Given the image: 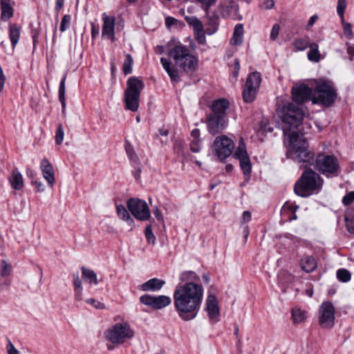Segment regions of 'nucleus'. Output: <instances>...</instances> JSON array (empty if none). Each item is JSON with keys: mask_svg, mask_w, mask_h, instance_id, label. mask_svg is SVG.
I'll use <instances>...</instances> for the list:
<instances>
[{"mask_svg": "<svg viewBox=\"0 0 354 354\" xmlns=\"http://www.w3.org/2000/svg\"><path fill=\"white\" fill-rule=\"evenodd\" d=\"M292 319L295 324L304 323L306 319V312L299 308H294L291 311Z\"/></svg>", "mask_w": 354, "mask_h": 354, "instance_id": "b1692460", "label": "nucleus"}, {"mask_svg": "<svg viewBox=\"0 0 354 354\" xmlns=\"http://www.w3.org/2000/svg\"><path fill=\"white\" fill-rule=\"evenodd\" d=\"M261 81V79L260 74L257 72H254L248 75L246 80L245 86L258 91Z\"/></svg>", "mask_w": 354, "mask_h": 354, "instance_id": "393cba45", "label": "nucleus"}, {"mask_svg": "<svg viewBox=\"0 0 354 354\" xmlns=\"http://www.w3.org/2000/svg\"><path fill=\"white\" fill-rule=\"evenodd\" d=\"M338 279L342 282H347L351 279V273L346 269H339L337 272Z\"/></svg>", "mask_w": 354, "mask_h": 354, "instance_id": "e433bc0d", "label": "nucleus"}, {"mask_svg": "<svg viewBox=\"0 0 354 354\" xmlns=\"http://www.w3.org/2000/svg\"><path fill=\"white\" fill-rule=\"evenodd\" d=\"M73 284L75 286V289L82 288V281L78 274H73Z\"/></svg>", "mask_w": 354, "mask_h": 354, "instance_id": "5fc2aeb1", "label": "nucleus"}, {"mask_svg": "<svg viewBox=\"0 0 354 354\" xmlns=\"http://www.w3.org/2000/svg\"><path fill=\"white\" fill-rule=\"evenodd\" d=\"M1 4V17L3 20L7 21L10 19L13 15V9L8 3H3Z\"/></svg>", "mask_w": 354, "mask_h": 354, "instance_id": "2f4dec72", "label": "nucleus"}, {"mask_svg": "<svg viewBox=\"0 0 354 354\" xmlns=\"http://www.w3.org/2000/svg\"><path fill=\"white\" fill-rule=\"evenodd\" d=\"M134 336V332L127 322L117 323L104 333L106 340L114 344H124Z\"/></svg>", "mask_w": 354, "mask_h": 354, "instance_id": "6e6552de", "label": "nucleus"}, {"mask_svg": "<svg viewBox=\"0 0 354 354\" xmlns=\"http://www.w3.org/2000/svg\"><path fill=\"white\" fill-rule=\"evenodd\" d=\"M230 106L229 102L223 98L214 100L211 106L212 112L207 120L209 133L215 135L223 130L226 126L227 120L226 111Z\"/></svg>", "mask_w": 354, "mask_h": 354, "instance_id": "7ed1b4c3", "label": "nucleus"}, {"mask_svg": "<svg viewBox=\"0 0 354 354\" xmlns=\"http://www.w3.org/2000/svg\"><path fill=\"white\" fill-rule=\"evenodd\" d=\"M344 33L345 36L349 39L353 37V32L352 31L351 24L344 21V19L342 20Z\"/></svg>", "mask_w": 354, "mask_h": 354, "instance_id": "c03bdc74", "label": "nucleus"}, {"mask_svg": "<svg viewBox=\"0 0 354 354\" xmlns=\"http://www.w3.org/2000/svg\"><path fill=\"white\" fill-rule=\"evenodd\" d=\"M347 53L350 55V59H353L354 56V46L347 44Z\"/></svg>", "mask_w": 354, "mask_h": 354, "instance_id": "338daca9", "label": "nucleus"}, {"mask_svg": "<svg viewBox=\"0 0 354 354\" xmlns=\"http://www.w3.org/2000/svg\"><path fill=\"white\" fill-rule=\"evenodd\" d=\"M6 349L8 354H19V351L15 348L10 341H8Z\"/></svg>", "mask_w": 354, "mask_h": 354, "instance_id": "864d4df0", "label": "nucleus"}, {"mask_svg": "<svg viewBox=\"0 0 354 354\" xmlns=\"http://www.w3.org/2000/svg\"><path fill=\"white\" fill-rule=\"evenodd\" d=\"M234 156L235 158L238 160L249 157V155L246 150L245 144L242 138L239 139V145L236 150L234 152Z\"/></svg>", "mask_w": 354, "mask_h": 354, "instance_id": "cd10ccee", "label": "nucleus"}, {"mask_svg": "<svg viewBox=\"0 0 354 354\" xmlns=\"http://www.w3.org/2000/svg\"><path fill=\"white\" fill-rule=\"evenodd\" d=\"M191 136L193 138L192 140H200L199 136H200V131L198 129H194L192 131Z\"/></svg>", "mask_w": 354, "mask_h": 354, "instance_id": "4d7b16f0", "label": "nucleus"}, {"mask_svg": "<svg viewBox=\"0 0 354 354\" xmlns=\"http://www.w3.org/2000/svg\"><path fill=\"white\" fill-rule=\"evenodd\" d=\"M195 36L196 40L201 44H204L205 43V36L204 32V29L200 31H195Z\"/></svg>", "mask_w": 354, "mask_h": 354, "instance_id": "8fccbe9b", "label": "nucleus"}, {"mask_svg": "<svg viewBox=\"0 0 354 354\" xmlns=\"http://www.w3.org/2000/svg\"><path fill=\"white\" fill-rule=\"evenodd\" d=\"M187 24L194 28V31H200L203 29V25L201 20L194 16H186L185 17Z\"/></svg>", "mask_w": 354, "mask_h": 354, "instance_id": "7c9ffc66", "label": "nucleus"}, {"mask_svg": "<svg viewBox=\"0 0 354 354\" xmlns=\"http://www.w3.org/2000/svg\"><path fill=\"white\" fill-rule=\"evenodd\" d=\"M311 43H309L304 39H297L294 42V46L298 50H304L307 48H309Z\"/></svg>", "mask_w": 354, "mask_h": 354, "instance_id": "4c0bfd02", "label": "nucleus"}, {"mask_svg": "<svg viewBox=\"0 0 354 354\" xmlns=\"http://www.w3.org/2000/svg\"><path fill=\"white\" fill-rule=\"evenodd\" d=\"M66 79V75H65L59 84V99L62 106V113L65 114L66 112V101H65V82Z\"/></svg>", "mask_w": 354, "mask_h": 354, "instance_id": "c756f323", "label": "nucleus"}, {"mask_svg": "<svg viewBox=\"0 0 354 354\" xmlns=\"http://www.w3.org/2000/svg\"><path fill=\"white\" fill-rule=\"evenodd\" d=\"M337 97L333 84L325 79L315 80L314 94L311 98L313 104H319L325 107L331 106Z\"/></svg>", "mask_w": 354, "mask_h": 354, "instance_id": "20e7f679", "label": "nucleus"}, {"mask_svg": "<svg viewBox=\"0 0 354 354\" xmlns=\"http://www.w3.org/2000/svg\"><path fill=\"white\" fill-rule=\"evenodd\" d=\"M140 301L145 305L149 306L154 309H160L170 304L171 299L165 295L158 297L145 295L140 297Z\"/></svg>", "mask_w": 354, "mask_h": 354, "instance_id": "ddd939ff", "label": "nucleus"}, {"mask_svg": "<svg viewBox=\"0 0 354 354\" xmlns=\"http://www.w3.org/2000/svg\"><path fill=\"white\" fill-rule=\"evenodd\" d=\"M310 50L308 53V58L313 62H318L320 60V53L318 50V45L315 43H311L309 46Z\"/></svg>", "mask_w": 354, "mask_h": 354, "instance_id": "c85d7f7f", "label": "nucleus"}, {"mask_svg": "<svg viewBox=\"0 0 354 354\" xmlns=\"http://www.w3.org/2000/svg\"><path fill=\"white\" fill-rule=\"evenodd\" d=\"M203 295V287L197 283L187 282L176 286L174 292V305L183 320L190 321L197 316Z\"/></svg>", "mask_w": 354, "mask_h": 354, "instance_id": "f03ea898", "label": "nucleus"}, {"mask_svg": "<svg viewBox=\"0 0 354 354\" xmlns=\"http://www.w3.org/2000/svg\"><path fill=\"white\" fill-rule=\"evenodd\" d=\"M199 3H201L202 8H204L206 12H207L208 9L210 6L214 5L216 2V0H197Z\"/></svg>", "mask_w": 354, "mask_h": 354, "instance_id": "09e8293b", "label": "nucleus"}, {"mask_svg": "<svg viewBox=\"0 0 354 354\" xmlns=\"http://www.w3.org/2000/svg\"><path fill=\"white\" fill-rule=\"evenodd\" d=\"M103 26L102 30V36L110 39L112 42L115 40V18L109 17L106 14L102 15Z\"/></svg>", "mask_w": 354, "mask_h": 354, "instance_id": "2eb2a0df", "label": "nucleus"}, {"mask_svg": "<svg viewBox=\"0 0 354 354\" xmlns=\"http://www.w3.org/2000/svg\"><path fill=\"white\" fill-rule=\"evenodd\" d=\"M346 7V0H338L337 1V12L338 15L341 17L342 20L344 19V14Z\"/></svg>", "mask_w": 354, "mask_h": 354, "instance_id": "37998d69", "label": "nucleus"}, {"mask_svg": "<svg viewBox=\"0 0 354 354\" xmlns=\"http://www.w3.org/2000/svg\"><path fill=\"white\" fill-rule=\"evenodd\" d=\"M82 273L83 278L86 281H87L89 283L97 285L98 281L97 279V274L93 270L86 268L85 267H82Z\"/></svg>", "mask_w": 354, "mask_h": 354, "instance_id": "bb28decb", "label": "nucleus"}, {"mask_svg": "<svg viewBox=\"0 0 354 354\" xmlns=\"http://www.w3.org/2000/svg\"><path fill=\"white\" fill-rule=\"evenodd\" d=\"M335 308L329 301H324L319 308L318 322L324 329H330L335 324Z\"/></svg>", "mask_w": 354, "mask_h": 354, "instance_id": "9b49d317", "label": "nucleus"}, {"mask_svg": "<svg viewBox=\"0 0 354 354\" xmlns=\"http://www.w3.org/2000/svg\"><path fill=\"white\" fill-rule=\"evenodd\" d=\"M71 20V17L68 15H64L61 21L60 24V31L64 32L65 31L67 28L68 27Z\"/></svg>", "mask_w": 354, "mask_h": 354, "instance_id": "49530a36", "label": "nucleus"}, {"mask_svg": "<svg viewBox=\"0 0 354 354\" xmlns=\"http://www.w3.org/2000/svg\"><path fill=\"white\" fill-rule=\"evenodd\" d=\"M344 221L348 232L354 234V217L351 215H345Z\"/></svg>", "mask_w": 354, "mask_h": 354, "instance_id": "ea45409f", "label": "nucleus"}, {"mask_svg": "<svg viewBox=\"0 0 354 354\" xmlns=\"http://www.w3.org/2000/svg\"><path fill=\"white\" fill-rule=\"evenodd\" d=\"M145 234V237H146L147 242L149 243L154 245L156 243V239L152 232L151 225H149L146 227Z\"/></svg>", "mask_w": 354, "mask_h": 354, "instance_id": "58836bf2", "label": "nucleus"}, {"mask_svg": "<svg viewBox=\"0 0 354 354\" xmlns=\"http://www.w3.org/2000/svg\"><path fill=\"white\" fill-rule=\"evenodd\" d=\"M116 211L118 217L127 222L129 225L130 230H132L134 227V221L133 218L131 217L129 213L125 208V207L122 205H119L116 206Z\"/></svg>", "mask_w": 354, "mask_h": 354, "instance_id": "412c9836", "label": "nucleus"}, {"mask_svg": "<svg viewBox=\"0 0 354 354\" xmlns=\"http://www.w3.org/2000/svg\"><path fill=\"white\" fill-rule=\"evenodd\" d=\"M144 86V82L136 77L128 80L124 92V102L128 110L135 112L138 109L140 93Z\"/></svg>", "mask_w": 354, "mask_h": 354, "instance_id": "0eeeda50", "label": "nucleus"}, {"mask_svg": "<svg viewBox=\"0 0 354 354\" xmlns=\"http://www.w3.org/2000/svg\"><path fill=\"white\" fill-rule=\"evenodd\" d=\"M317 19V15L312 16L308 21V26L311 27L315 23Z\"/></svg>", "mask_w": 354, "mask_h": 354, "instance_id": "774afa93", "label": "nucleus"}, {"mask_svg": "<svg viewBox=\"0 0 354 354\" xmlns=\"http://www.w3.org/2000/svg\"><path fill=\"white\" fill-rule=\"evenodd\" d=\"M240 70V63L239 59H236L234 61V71L233 73L234 77H237Z\"/></svg>", "mask_w": 354, "mask_h": 354, "instance_id": "13d9d810", "label": "nucleus"}, {"mask_svg": "<svg viewBox=\"0 0 354 354\" xmlns=\"http://www.w3.org/2000/svg\"><path fill=\"white\" fill-rule=\"evenodd\" d=\"M200 140H192L190 144V149L193 152L197 153L200 151Z\"/></svg>", "mask_w": 354, "mask_h": 354, "instance_id": "6e6d98bb", "label": "nucleus"}, {"mask_svg": "<svg viewBox=\"0 0 354 354\" xmlns=\"http://www.w3.org/2000/svg\"><path fill=\"white\" fill-rule=\"evenodd\" d=\"M274 5V2L273 0H265L263 2V6L266 9L272 8Z\"/></svg>", "mask_w": 354, "mask_h": 354, "instance_id": "052dcab7", "label": "nucleus"}, {"mask_svg": "<svg viewBox=\"0 0 354 354\" xmlns=\"http://www.w3.org/2000/svg\"><path fill=\"white\" fill-rule=\"evenodd\" d=\"M205 310L207 312L211 322L216 323L219 320L220 310L216 297L214 295H209L206 299Z\"/></svg>", "mask_w": 354, "mask_h": 354, "instance_id": "4468645a", "label": "nucleus"}, {"mask_svg": "<svg viewBox=\"0 0 354 354\" xmlns=\"http://www.w3.org/2000/svg\"><path fill=\"white\" fill-rule=\"evenodd\" d=\"M64 137V131L62 125L59 124L57 126V129L55 135V142L57 145H61L63 142Z\"/></svg>", "mask_w": 354, "mask_h": 354, "instance_id": "a19ab883", "label": "nucleus"}, {"mask_svg": "<svg viewBox=\"0 0 354 354\" xmlns=\"http://www.w3.org/2000/svg\"><path fill=\"white\" fill-rule=\"evenodd\" d=\"M312 94V89L306 85H300L292 88V100L299 103H303Z\"/></svg>", "mask_w": 354, "mask_h": 354, "instance_id": "dca6fc26", "label": "nucleus"}, {"mask_svg": "<svg viewBox=\"0 0 354 354\" xmlns=\"http://www.w3.org/2000/svg\"><path fill=\"white\" fill-rule=\"evenodd\" d=\"M257 91V90L245 85V88L242 93L244 101L246 102H252L256 97Z\"/></svg>", "mask_w": 354, "mask_h": 354, "instance_id": "473e14b6", "label": "nucleus"}, {"mask_svg": "<svg viewBox=\"0 0 354 354\" xmlns=\"http://www.w3.org/2000/svg\"><path fill=\"white\" fill-rule=\"evenodd\" d=\"M234 148L233 141L226 136L216 137L212 145L213 152L220 160H224L229 157Z\"/></svg>", "mask_w": 354, "mask_h": 354, "instance_id": "9d476101", "label": "nucleus"}, {"mask_svg": "<svg viewBox=\"0 0 354 354\" xmlns=\"http://www.w3.org/2000/svg\"><path fill=\"white\" fill-rule=\"evenodd\" d=\"M315 168L326 176H337L339 161L333 155L319 153L315 159Z\"/></svg>", "mask_w": 354, "mask_h": 354, "instance_id": "1a4fd4ad", "label": "nucleus"}, {"mask_svg": "<svg viewBox=\"0 0 354 354\" xmlns=\"http://www.w3.org/2000/svg\"><path fill=\"white\" fill-rule=\"evenodd\" d=\"M34 185L38 192H42L44 191V186L41 182L35 181L34 182Z\"/></svg>", "mask_w": 354, "mask_h": 354, "instance_id": "e2e57ef3", "label": "nucleus"}, {"mask_svg": "<svg viewBox=\"0 0 354 354\" xmlns=\"http://www.w3.org/2000/svg\"><path fill=\"white\" fill-rule=\"evenodd\" d=\"M64 0H56L55 10L59 12L64 6Z\"/></svg>", "mask_w": 354, "mask_h": 354, "instance_id": "69168bd1", "label": "nucleus"}, {"mask_svg": "<svg viewBox=\"0 0 354 354\" xmlns=\"http://www.w3.org/2000/svg\"><path fill=\"white\" fill-rule=\"evenodd\" d=\"M9 37L14 48L18 43L20 37V27L15 24H10L9 27Z\"/></svg>", "mask_w": 354, "mask_h": 354, "instance_id": "a878e982", "label": "nucleus"}, {"mask_svg": "<svg viewBox=\"0 0 354 354\" xmlns=\"http://www.w3.org/2000/svg\"><path fill=\"white\" fill-rule=\"evenodd\" d=\"M180 280L185 283L194 282L197 283L200 281L199 277L192 271H187L182 273Z\"/></svg>", "mask_w": 354, "mask_h": 354, "instance_id": "72a5a7b5", "label": "nucleus"}, {"mask_svg": "<svg viewBox=\"0 0 354 354\" xmlns=\"http://www.w3.org/2000/svg\"><path fill=\"white\" fill-rule=\"evenodd\" d=\"M9 182L11 187L15 190H21L24 187L23 176L17 169L12 170Z\"/></svg>", "mask_w": 354, "mask_h": 354, "instance_id": "6ab92c4d", "label": "nucleus"}, {"mask_svg": "<svg viewBox=\"0 0 354 354\" xmlns=\"http://www.w3.org/2000/svg\"><path fill=\"white\" fill-rule=\"evenodd\" d=\"M240 162V167L244 175H249L252 171V165L250 156L239 160Z\"/></svg>", "mask_w": 354, "mask_h": 354, "instance_id": "f704fd0d", "label": "nucleus"}, {"mask_svg": "<svg viewBox=\"0 0 354 354\" xmlns=\"http://www.w3.org/2000/svg\"><path fill=\"white\" fill-rule=\"evenodd\" d=\"M242 218L243 222H248L251 219V213L248 211H245L243 213Z\"/></svg>", "mask_w": 354, "mask_h": 354, "instance_id": "680f3d73", "label": "nucleus"}, {"mask_svg": "<svg viewBox=\"0 0 354 354\" xmlns=\"http://www.w3.org/2000/svg\"><path fill=\"white\" fill-rule=\"evenodd\" d=\"M323 180L320 176L312 169L305 171L297 181L294 190L297 195L306 197L321 189Z\"/></svg>", "mask_w": 354, "mask_h": 354, "instance_id": "39448f33", "label": "nucleus"}, {"mask_svg": "<svg viewBox=\"0 0 354 354\" xmlns=\"http://www.w3.org/2000/svg\"><path fill=\"white\" fill-rule=\"evenodd\" d=\"M160 62L165 70L169 75L171 80L174 82L179 81V75L177 69L174 67H171L170 62L165 57H162L160 59Z\"/></svg>", "mask_w": 354, "mask_h": 354, "instance_id": "5701e85b", "label": "nucleus"}, {"mask_svg": "<svg viewBox=\"0 0 354 354\" xmlns=\"http://www.w3.org/2000/svg\"><path fill=\"white\" fill-rule=\"evenodd\" d=\"M243 24H237L234 28L233 36L230 40L231 44L234 46L241 45L243 42Z\"/></svg>", "mask_w": 354, "mask_h": 354, "instance_id": "4be33fe9", "label": "nucleus"}, {"mask_svg": "<svg viewBox=\"0 0 354 354\" xmlns=\"http://www.w3.org/2000/svg\"><path fill=\"white\" fill-rule=\"evenodd\" d=\"M301 269L308 273L313 272L317 268V262L315 259L310 256L304 257L300 261Z\"/></svg>", "mask_w": 354, "mask_h": 354, "instance_id": "aec40b11", "label": "nucleus"}, {"mask_svg": "<svg viewBox=\"0 0 354 354\" xmlns=\"http://www.w3.org/2000/svg\"><path fill=\"white\" fill-rule=\"evenodd\" d=\"M279 30H280V26L279 24H276L272 26L271 32H270V39L272 40H275L277 39V37L279 35Z\"/></svg>", "mask_w": 354, "mask_h": 354, "instance_id": "3c124183", "label": "nucleus"}, {"mask_svg": "<svg viewBox=\"0 0 354 354\" xmlns=\"http://www.w3.org/2000/svg\"><path fill=\"white\" fill-rule=\"evenodd\" d=\"M129 210L140 221H147L151 217L147 203L138 198H131L127 202Z\"/></svg>", "mask_w": 354, "mask_h": 354, "instance_id": "f8f14e48", "label": "nucleus"}, {"mask_svg": "<svg viewBox=\"0 0 354 354\" xmlns=\"http://www.w3.org/2000/svg\"><path fill=\"white\" fill-rule=\"evenodd\" d=\"M165 283L163 280L153 278L142 283L140 286V289L142 291H156L161 289Z\"/></svg>", "mask_w": 354, "mask_h": 354, "instance_id": "a211bd4d", "label": "nucleus"}, {"mask_svg": "<svg viewBox=\"0 0 354 354\" xmlns=\"http://www.w3.org/2000/svg\"><path fill=\"white\" fill-rule=\"evenodd\" d=\"M125 150H126V152L128 155V156L129 157V158L134 161L135 162H138V158L133 150V148L132 147V145L131 144H127L125 145Z\"/></svg>", "mask_w": 354, "mask_h": 354, "instance_id": "79ce46f5", "label": "nucleus"}, {"mask_svg": "<svg viewBox=\"0 0 354 354\" xmlns=\"http://www.w3.org/2000/svg\"><path fill=\"white\" fill-rule=\"evenodd\" d=\"M169 56L174 60L175 66L184 72H193L198 66V59L190 54L189 50L185 46H175L170 50Z\"/></svg>", "mask_w": 354, "mask_h": 354, "instance_id": "423d86ee", "label": "nucleus"}, {"mask_svg": "<svg viewBox=\"0 0 354 354\" xmlns=\"http://www.w3.org/2000/svg\"><path fill=\"white\" fill-rule=\"evenodd\" d=\"M5 82V77L3 73L1 67L0 66V92L2 91Z\"/></svg>", "mask_w": 354, "mask_h": 354, "instance_id": "0e129e2a", "label": "nucleus"}, {"mask_svg": "<svg viewBox=\"0 0 354 354\" xmlns=\"http://www.w3.org/2000/svg\"><path fill=\"white\" fill-rule=\"evenodd\" d=\"M354 201V191L350 192L346 194L342 198V203L348 206Z\"/></svg>", "mask_w": 354, "mask_h": 354, "instance_id": "de8ad7c7", "label": "nucleus"}, {"mask_svg": "<svg viewBox=\"0 0 354 354\" xmlns=\"http://www.w3.org/2000/svg\"><path fill=\"white\" fill-rule=\"evenodd\" d=\"M277 111L281 120L287 156L297 163H308L311 165L313 153L308 149V142L303 134L297 130L304 120V110L292 102H287L282 105L279 104Z\"/></svg>", "mask_w": 354, "mask_h": 354, "instance_id": "f257e3e1", "label": "nucleus"}, {"mask_svg": "<svg viewBox=\"0 0 354 354\" xmlns=\"http://www.w3.org/2000/svg\"><path fill=\"white\" fill-rule=\"evenodd\" d=\"M75 297L78 301L82 299V288L75 289Z\"/></svg>", "mask_w": 354, "mask_h": 354, "instance_id": "bf43d9fd", "label": "nucleus"}, {"mask_svg": "<svg viewBox=\"0 0 354 354\" xmlns=\"http://www.w3.org/2000/svg\"><path fill=\"white\" fill-rule=\"evenodd\" d=\"M86 303L91 305H93L97 309H104L105 308L104 305L94 299H88L86 300Z\"/></svg>", "mask_w": 354, "mask_h": 354, "instance_id": "603ef678", "label": "nucleus"}, {"mask_svg": "<svg viewBox=\"0 0 354 354\" xmlns=\"http://www.w3.org/2000/svg\"><path fill=\"white\" fill-rule=\"evenodd\" d=\"M133 58L131 55L127 54L123 64V71L125 75L129 74L132 71Z\"/></svg>", "mask_w": 354, "mask_h": 354, "instance_id": "c9c22d12", "label": "nucleus"}, {"mask_svg": "<svg viewBox=\"0 0 354 354\" xmlns=\"http://www.w3.org/2000/svg\"><path fill=\"white\" fill-rule=\"evenodd\" d=\"M11 271L10 264L6 263L5 260L1 261V274L2 277H6L10 274Z\"/></svg>", "mask_w": 354, "mask_h": 354, "instance_id": "a18cd8bd", "label": "nucleus"}, {"mask_svg": "<svg viewBox=\"0 0 354 354\" xmlns=\"http://www.w3.org/2000/svg\"><path fill=\"white\" fill-rule=\"evenodd\" d=\"M41 170L44 178L47 181L48 185L53 187L55 183V173L52 165L50 162L44 159L41 163Z\"/></svg>", "mask_w": 354, "mask_h": 354, "instance_id": "f3484780", "label": "nucleus"}]
</instances>
